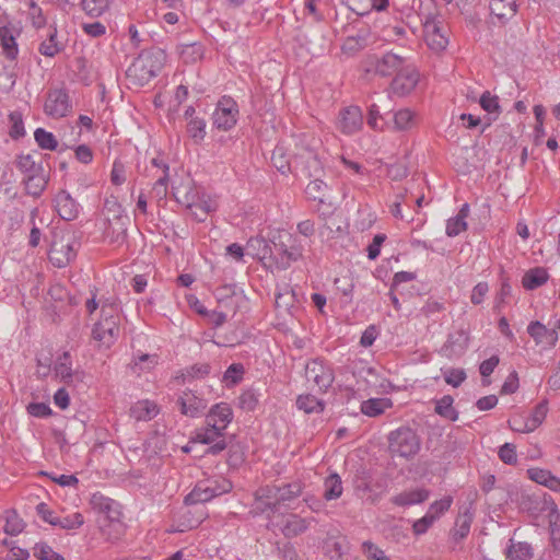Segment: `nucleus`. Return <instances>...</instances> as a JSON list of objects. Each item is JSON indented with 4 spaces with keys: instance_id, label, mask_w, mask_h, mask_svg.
Returning a JSON list of instances; mask_svg holds the SVG:
<instances>
[{
    "instance_id": "1",
    "label": "nucleus",
    "mask_w": 560,
    "mask_h": 560,
    "mask_svg": "<svg viewBox=\"0 0 560 560\" xmlns=\"http://www.w3.org/2000/svg\"><path fill=\"white\" fill-rule=\"evenodd\" d=\"M165 62V54L161 49L143 50L127 70V75L143 85L156 77Z\"/></svg>"
},
{
    "instance_id": "2",
    "label": "nucleus",
    "mask_w": 560,
    "mask_h": 560,
    "mask_svg": "<svg viewBox=\"0 0 560 560\" xmlns=\"http://www.w3.org/2000/svg\"><path fill=\"white\" fill-rule=\"evenodd\" d=\"M119 336V315L114 305H103L101 310V319L94 325L92 337L96 341L109 348Z\"/></svg>"
},
{
    "instance_id": "3",
    "label": "nucleus",
    "mask_w": 560,
    "mask_h": 560,
    "mask_svg": "<svg viewBox=\"0 0 560 560\" xmlns=\"http://www.w3.org/2000/svg\"><path fill=\"white\" fill-rule=\"evenodd\" d=\"M421 441L415 430L400 427L388 434V450L393 456L412 458L420 451Z\"/></svg>"
},
{
    "instance_id": "4",
    "label": "nucleus",
    "mask_w": 560,
    "mask_h": 560,
    "mask_svg": "<svg viewBox=\"0 0 560 560\" xmlns=\"http://www.w3.org/2000/svg\"><path fill=\"white\" fill-rule=\"evenodd\" d=\"M315 138L304 137L301 141L299 151L293 156L294 171L307 177H316L320 174L323 165L316 152Z\"/></svg>"
},
{
    "instance_id": "5",
    "label": "nucleus",
    "mask_w": 560,
    "mask_h": 560,
    "mask_svg": "<svg viewBox=\"0 0 560 560\" xmlns=\"http://www.w3.org/2000/svg\"><path fill=\"white\" fill-rule=\"evenodd\" d=\"M232 490V483L225 478L199 481L185 497L184 503L199 505Z\"/></svg>"
},
{
    "instance_id": "6",
    "label": "nucleus",
    "mask_w": 560,
    "mask_h": 560,
    "mask_svg": "<svg viewBox=\"0 0 560 560\" xmlns=\"http://www.w3.org/2000/svg\"><path fill=\"white\" fill-rule=\"evenodd\" d=\"M79 242L74 234L56 235L48 253L49 260L58 268L69 265L77 256Z\"/></svg>"
},
{
    "instance_id": "7",
    "label": "nucleus",
    "mask_w": 560,
    "mask_h": 560,
    "mask_svg": "<svg viewBox=\"0 0 560 560\" xmlns=\"http://www.w3.org/2000/svg\"><path fill=\"white\" fill-rule=\"evenodd\" d=\"M424 39L430 49L444 50L448 45V27L442 18L429 15L424 23Z\"/></svg>"
},
{
    "instance_id": "8",
    "label": "nucleus",
    "mask_w": 560,
    "mask_h": 560,
    "mask_svg": "<svg viewBox=\"0 0 560 560\" xmlns=\"http://www.w3.org/2000/svg\"><path fill=\"white\" fill-rule=\"evenodd\" d=\"M205 509L200 505H188L185 503L175 514L174 524L170 532L185 533L198 527L206 518Z\"/></svg>"
},
{
    "instance_id": "9",
    "label": "nucleus",
    "mask_w": 560,
    "mask_h": 560,
    "mask_svg": "<svg viewBox=\"0 0 560 560\" xmlns=\"http://www.w3.org/2000/svg\"><path fill=\"white\" fill-rule=\"evenodd\" d=\"M406 59L394 52H386L382 57L373 56L368 60V72H374L382 77L397 74L405 66Z\"/></svg>"
},
{
    "instance_id": "10",
    "label": "nucleus",
    "mask_w": 560,
    "mask_h": 560,
    "mask_svg": "<svg viewBox=\"0 0 560 560\" xmlns=\"http://www.w3.org/2000/svg\"><path fill=\"white\" fill-rule=\"evenodd\" d=\"M238 106L236 102L229 96H223L213 112V126L220 130L228 131L232 129L237 121Z\"/></svg>"
},
{
    "instance_id": "11",
    "label": "nucleus",
    "mask_w": 560,
    "mask_h": 560,
    "mask_svg": "<svg viewBox=\"0 0 560 560\" xmlns=\"http://www.w3.org/2000/svg\"><path fill=\"white\" fill-rule=\"evenodd\" d=\"M72 110V104L66 89H52L47 93L44 112L47 116L58 119Z\"/></svg>"
},
{
    "instance_id": "12",
    "label": "nucleus",
    "mask_w": 560,
    "mask_h": 560,
    "mask_svg": "<svg viewBox=\"0 0 560 560\" xmlns=\"http://www.w3.org/2000/svg\"><path fill=\"white\" fill-rule=\"evenodd\" d=\"M305 375L323 393L327 392L335 380L332 369L320 359H313L306 364Z\"/></svg>"
},
{
    "instance_id": "13",
    "label": "nucleus",
    "mask_w": 560,
    "mask_h": 560,
    "mask_svg": "<svg viewBox=\"0 0 560 560\" xmlns=\"http://www.w3.org/2000/svg\"><path fill=\"white\" fill-rule=\"evenodd\" d=\"M419 81V73L411 65L406 66L395 75L392 81V93L397 96H406L411 93Z\"/></svg>"
},
{
    "instance_id": "14",
    "label": "nucleus",
    "mask_w": 560,
    "mask_h": 560,
    "mask_svg": "<svg viewBox=\"0 0 560 560\" xmlns=\"http://www.w3.org/2000/svg\"><path fill=\"white\" fill-rule=\"evenodd\" d=\"M469 345V335L464 329L448 334L446 341L440 350V354L448 360L462 357Z\"/></svg>"
},
{
    "instance_id": "15",
    "label": "nucleus",
    "mask_w": 560,
    "mask_h": 560,
    "mask_svg": "<svg viewBox=\"0 0 560 560\" xmlns=\"http://www.w3.org/2000/svg\"><path fill=\"white\" fill-rule=\"evenodd\" d=\"M54 373L56 377L67 385H72L75 382H83L85 376L83 371L72 370L71 355L68 351H65L57 358L54 365Z\"/></svg>"
},
{
    "instance_id": "16",
    "label": "nucleus",
    "mask_w": 560,
    "mask_h": 560,
    "mask_svg": "<svg viewBox=\"0 0 560 560\" xmlns=\"http://www.w3.org/2000/svg\"><path fill=\"white\" fill-rule=\"evenodd\" d=\"M176 404L180 413L190 418L201 416L207 408V401L191 390H184L178 396Z\"/></svg>"
},
{
    "instance_id": "17",
    "label": "nucleus",
    "mask_w": 560,
    "mask_h": 560,
    "mask_svg": "<svg viewBox=\"0 0 560 560\" xmlns=\"http://www.w3.org/2000/svg\"><path fill=\"white\" fill-rule=\"evenodd\" d=\"M55 208L59 217L66 221L77 219L80 212V205L67 190H61L57 194L55 198Z\"/></svg>"
},
{
    "instance_id": "18",
    "label": "nucleus",
    "mask_w": 560,
    "mask_h": 560,
    "mask_svg": "<svg viewBox=\"0 0 560 560\" xmlns=\"http://www.w3.org/2000/svg\"><path fill=\"white\" fill-rule=\"evenodd\" d=\"M363 125V115L358 106H349L340 113L339 127L346 135H353Z\"/></svg>"
},
{
    "instance_id": "19",
    "label": "nucleus",
    "mask_w": 560,
    "mask_h": 560,
    "mask_svg": "<svg viewBox=\"0 0 560 560\" xmlns=\"http://www.w3.org/2000/svg\"><path fill=\"white\" fill-rule=\"evenodd\" d=\"M173 196L178 203L192 209L199 206V190L191 180L182 182L173 187Z\"/></svg>"
},
{
    "instance_id": "20",
    "label": "nucleus",
    "mask_w": 560,
    "mask_h": 560,
    "mask_svg": "<svg viewBox=\"0 0 560 560\" xmlns=\"http://www.w3.org/2000/svg\"><path fill=\"white\" fill-rule=\"evenodd\" d=\"M527 332L535 340L536 345L555 347L558 340L557 331L555 329H548L538 320L529 323Z\"/></svg>"
},
{
    "instance_id": "21",
    "label": "nucleus",
    "mask_w": 560,
    "mask_h": 560,
    "mask_svg": "<svg viewBox=\"0 0 560 560\" xmlns=\"http://www.w3.org/2000/svg\"><path fill=\"white\" fill-rule=\"evenodd\" d=\"M232 420L233 410L228 402L215 404L206 416V422L215 423L222 431H225Z\"/></svg>"
},
{
    "instance_id": "22",
    "label": "nucleus",
    "mask_w": 560,
    "mask_h": 560,
    "mask_svg": "<svg viewBox=\"0 0 560 560\" xmlns=\"http://www.w3.org/2000/svg\"><path fill=\"white\" fill-rule=\"evenodd\" d=\"M430 497V491L424 488H417L405 490L390 498V502L397 506H411L427 501Z\"/></svg>"
},
{
    "instance_id": "23",
    "label": "nucleus",
    "mask_w": 560,
    "mask_h": 560,
    "mask_svg": "<svg viewBox=\"0 0 560 560\" xmlns=\"http://www.w3.org/2000/svg\"><path fill=\"white\" fill-rule=\"evenodd\" d=\"M160 412L159 406L149 399L138 400L129 410L130 417L136 421H150Z\"/></svg>"
},
{
    "instance_id": "24",
    "label": "nucleus",
    "mask_w": 560,
    "mask_h": 560,
    "mask_svg": "<svg viewBox=\"0 0 560 560\" xmlns=\"http://www.w3.org/2000/svg\"><path fill=\"white\" fill-rule=\"evenodd\" d=\"M310 524V520L303 518L296 514H290L284 518L281 532L285 537L293 538L306 532Z\"/></svg>"
},
{
    "instance_id": "25",
    "label": "nucleus",
    "mask_w": 560,
    "mask_h": 560,
    "mask_svg": "<svg viewBox=\"0 0 560 560\" xmlns=\"http://www.w3.org/2000/svg\"><path fill=\"white\" fill-rule=\"evenodd\" d=\"M474 521V509L472 503H469L456 517L455 525L453 528V536L456 539L465 538L469 532Z\"/></svg>"
},
{
    "instance_id": "26",
    "label": "nucleus",
    "mask_w": 560,
    "mask_h": 560,
    "mask_svg": "<svg viewBox=\"0 0 560 560\" xmlns=\"http://www.w3.org/2000/svg\"><path fill=\"white\" fill-rule=\"evenodd\" d=\"M468 214H469V205L464 203L460 207L458 213L455 217L450 218L446 221V230H445L446 235L450 237H454V236H457L463 231H465L467 229L466 218L468 217Z\"/></svg>"
},
{
    "instance_id": "27",
    "label": "nucleus",
    "mask_w": 560,
    "mask_h": 560,
    "mask_svg": "<svg viewBox=\"0 0 560 560\" xmlns=\"http://www.w3.org/2000/svg\"><path fill=\"white\" fill-rule=\"evenodd\" d=\"M549 279L546 268L535 267L527 270L522 278V285L526 290H535L545 284Z\"/></svg>"
},
{
    "instance_id": "28",
    "label": "nucleus",
    "mask_w": 560,
    "mask_h": 560,
    "mask_svg": "<svg viewBox=\"0 0 560 560\" xmlns=\"http://www.w3.org/2000/svg\"><path fill=\"white\" fill-rule=\"evenodd\" d=\"M0 45L7 59L13 61L18 58L19 48L13 31L8 26L0 28Z\"/></svg>"
},
{
    "instance_id": "29",
    "label": "nucleus",
    "mask_w": 560,
    "mask_h": 560,
    "mask_svg": "<svg viewBox=\"0 0 560 560\" xmlns=\"http://www.w3.org/2000/svg\"><path fill=\"white\" fill-rule=\"evenodd\" d=\"M23 184L25 185V190L27 195L33 197H39L43 191L46 189L48 184V175L45 171L23 178Z\"/></svg>"
},
{
    "instance_id": "30",
    "label": "nucleus",
    "mask_w": 560,
    "mask_h": 560,
    "mask_svg": "<svg viewBox=\"0 0 560 560\" xmlns=\"http://www.w3.org/2000/svg\"><path fill=\"white\" fill-rule=\"evenodd\" d=\"M224 436V431H222L219 427H215V423H208L206 427L199 428L195 431V435L192 438V442H199L202 444H212L218 439Z\"/></svg>"
},
{
    "instance_id": "31",
    "label": "nucleus",
    "mask_w": 560,
    "mask_h": 560,
    "mask_svg": "<svg viewBox=\"0 0 560 560\" xmlns=\"http://www.w3.org/2000/svg\"><path fill=\"white\" fill-rule=\"evenodd\" d=\"M489 9L498 19H509L516 12V0H490Z\"/></svg>"
},
{
    "instance_id": "32",
    "label": "nucleus",
    "mask_w": 560,
    "mask_h": 560,
    "mask_svg": "<svg viewBox=\"0 0 560 560\" xmlns=\"http://www.w3.org/2000/svg\"><path fill=\"white\" fill-rule=\"evenodd\" d=\"M159 363L156 354L140 353L133 357L130 369L136 374L148 372L154 369Z\"/></svg>"
},
{
    "instance_id": "33",
    "label": "nucleus",
    "mask_w": 560,
    "mask_h": 560,
    "mask_svg": "<svg viewBox=\"0 0 560 560\" xmlns=\"http://www.w3.org/2000/svg\"><path fill=\"white\" fill-rule=\"evenodd\" d=\"M16 167L24 174V177H28L45 171L42 162H36L32 154L18 155Z\"/></svg>"
},
{
    "instance_id": "34",
    "label": "nucleus",
    "mask_w": 560,
    "mask_h": 560,
    "mask_svg": "<svg viewBox=\"0 0 560 560\" xmlns=\"http://www.w3.org/2000/svg\"><path fill=\"white\" fill-rule=\"evenodd\" d=\"M369 33L365 31L359 32L357 35L348 36L342 44V51L345 54L354 55L368 46Z\"/></svg>"
},
{
    "instance_id": "35",
    "label": "nucleus",
    "mask_w": 560,
    "mask_h": 560,
    "mask_svg": "<svg viewBox=\"0 0 560 560\" xmlns=\"http://www.w3.org/2000/svg\"><path fill=\"white\" fill-rule=\"evenodd\" d=\"M271 163L281 174L294 171L293 159H288L285 149L282 145H277L272 151Z\"/></svg>"
},
{
    "instance_id": "36",
    "label": "nucleus",
    "mask_w": 560,
    "mask_h": 560,
    "mask_svg": "<svg viewBox=\"0 0 560 560\" xmlns=\"http://www.w3.org/2000/svg\"><path fill=\"white\" fill-rule=\"evenodd\" d=\"M453 402L454 398L451 395H444L436 400L434 411L450 421H456L458 419V411L453 407Z\"/></svg>"
},
{
    "instance_id": "37",
    "label": "nucleus",
    "mask_w": 560,
    "mask_h": 560,
    "mask_svg": "<svg viewBox=\"0 0 560 560\" xmlns=\"http://www.w3.org/2000/svg\"><path fill=\"white\" fill-rule=\"evenodd\" d=\"M324 498L327 501L336 500L342 494V481L338 474H330L324 482Z\"/></svg>"
},
{
    "instance_id": "38",
    "label": "nucleus",
    "mask_w": 560,
    "mask_h": 560,
    "mask_svg": "<svg viewBox=\"0 0 560 560\" xmlns=\"http://www.w3.org/2000/svg\"><path fill=\"white\" fill-rule=\"evenodd\" d=\"M389 407V402L384 398H371L364 400L361 404V412L369 417H377L382 415L386 408Z\"/></svg>"
},
{
    "instance_id": "39",
    "label": "nucleus",
    "mask_w": 560,
    "mask_h": 560,
    "mask_svg": "<svg viewBox=\"0 0 560 560\" xmlns=\"http://www.w3.org/2000/svg\"><path fill=\"white\" fill-rule=\"evenodd\" d=\"M296 406L299 409L306 413L322 412L324 410V402L315 397L314 395L306 394L300 395L296 399Z\"/></svg>"
},
{
    "instance_id": "40",
    "label": "nucleus",
    "mask_w": 560,
    "mask_h": 560,
    "mask_svg": "<svg viewBox=\"0 0 560 560\" xmlns=\"http://www.w3.org/2000/svg\"><path fill=\"white\" fill-rule=\"evenodd\" d=\"M271 491H275L276 503H280L299 497L302 492V486L299 482H293L278 487V489H271Z\"/></svg>"
},
{
    "instance_id": "41",
    "label": "nucleus",
    "mask_w": 560,
    "mask_h": 560,
    "mask_svg": "<svg viewBox=\"0 0 560 560\" xmlns=\"http://www.w3.org/2000/svg\"><path fill=\"white\" fill-rule=\"evenodd\" d=\"M415 124V113L409 108H402L394 114V130L404 131L410 129Z\"/></svg>"
},
{
    "instance_id": "42",
    "label": "nucleus",
    "mask_w": 560,
    "mask_h": 560,
    "mask_svg": "<svg viewBox=\"0 0 560 560\" xmlns=\"http://www.w3.org/2000/svg\"><path fill=\"white\" fill-rule=\"evenodd\" d=\"M117 221L119 223V228L115 230L114 228L109 226L106 231V238L110 244L120 245L125 242L127 236V229H126V222L128 221L127 217L117 215Z\"/></svg>"
},
{
    "instance_id": "43",
    "label": "nucleus",
    "mask_w": 560,
    "mask_h": 560,
    "mask_svg": "<svg viewBox=\"0 0 560 560\" xmlns=\"http://www.w3.org/2000/svg\"><path fill=\"white\" fill-rule=\"evenodd\" d=\"M187 133L195 143L203 141L206 132V121L202 118H191L187 124Z\"/></svg>"
},
{
    "instance_id": "44",
    "label": "nucleus",
    "mask_w": 560,
    "mask_h": 560,
    "mask_svg": "<svg viewBox=\"0 0 560 560\" xmlns=\"http://www.w3.org/2000/svg\"><path fill=\"white\" fill-rule=\"evenodd\" d=\"M110 0H81L82 10L92 18L102 15L109 7Z\"/></svg>"
},
{
    "instance_id": "45",
    "label": "nucleus",
    "mask_w": 560,
    "mask_h": 560,
    "mask_svg": "<svg viewBox=\"0 0 560 560\" xmlns=\"http://www.w3.org/2000/svg\"><path fill=\"white\" fill-rule=\"evenodd\" d=\"M34 138L40 149L55 151L58 147V141L54 133L46 131L43 128H37L35 130Z\"/></svg>"
},
{
    "instance_id": "46",
    "label": "nucleus",
    "mask_w": 560,
    "mask_h": 560,
    "mask_svg": "<svg viewBox=\"0 0 560 560\" xmlns=\"http://www.w3.org/2000/svg\"><path fill=\"white\" fill-rule=\"evenodd\" d=\"M180 56L185 62H196L203 57V46L199 43L182 45Z\"/></svg>"
},
{
    "instance_id": "47",
    "label": "nucleus",
    "mask_w": 560,
    "mask_h": 560,
    "mask_svg": "<svg viewBox=\"0 0 560 560\" xmlns=\"http://www.w3.org/2000/svg\"><path fill=\"white\" fill-rule=\"evenodd\" d=\"M508 558L510 560H530L532 548L526 542L512 544L508 549Z\"/></svg>"
},
{
    "instance_id": "48",
    "label": "nucleus",
    "mask_w": 560,
    "mask_h": 560,
    "mask_svg": "<svg viewBox=\"0 0 560 560\" xmlns=\"http://www.w3.org/2000/svg\"><path fill=\"white\" fill-rule=\"evenodd\" d=\"M453 503V497L446 495L440 500L432 502L429 506L428 514H431L434 521H438L445 512H447Z\"/></svg>"
},
{
    "instance_id": "49",
    "label": "nucleus",
    "mask_w": 560,
    "mask_h": 560,
    "mask_svg": "<svg viewBox=\"0 0 560 560\" xmlns=\"http://www.w3.org/2000/svg\"><path fill=\"white\" fill-rule=\"evenodd\" d=\"M56 36L57 30L55 28L49 37L39 45L38 50L43 56L51 58L62 49L61 45L57 43Z\"/></svg>"
},
{
    "instance_id": "50",
    "label": "nucleus",
    "mask_w": 560,
    "mask_h": 560,
    "mask_svg": "<svg viewBox=\"0 0 560 560\" xmlns=\"http://www.w3.org/2000/svg\"><path fill=\"white\" fill-rule=\"evenodd\" d=\"M548 412L547 402H539L530 412L526 420L532 429V431L536 430L545 420Z\"/></svg>"
},
{
    "instance_id": "51",
    "label": "nucleus",
    "mask_w": 560,
    "mask_h": 560,
    "mask_svg": "<svg viewBox=\"0 0 560 560\" xmlns=\"http://www.w3.org/2000/svg\"><path fill=\"white\" fill-rule=\"evenodd\" d=\"M479 104L481 108L486 110L488 114H494L495 118L501 113L498 96L492 95L489 91L482 93L479 100Z\"/></svg>"
},
{
    "instance_id": "52",
    "label": "nucleus",
    "mask_w": 560,
    "mask_h": 560,
    "mask_svg": "<svg viewBox=\"0 0 560 560\" xmlns=\"http://www.w3.org/2000/svg\"><path fill=\"white\" fill-rule=\"evenodd\" d=\"M368 125L374 130H384L388 125L380 112V107L376 104H372L369 107Z\"/></svg>"
},
{
    "instance_id": "53",
    "label": "nucleus",
    "mask_w": 560,
    "mask_h": 560,
    "mask_svg": "<svg viewBox=\"0 0 560 560\" xmlns=\"http://www.w3.org/2000/svg\"><path fill=\"white\" fill-rule=\"evenodd\" d=\"M10 120V131L9 135L13 139H19L25 136V129H24V122L23 117L20 112H12L9 115Z\"/></svg>"
},
{
    "instance_id": "54",
    "label": "nucleus",
    "mask_w": 560,
    "mask_h": 560,
    "mask_svg": "<svg viewBox=\"0 0 560 560\" xmlns=\"http://www.w3.org/2000/svg\"><path fill=\"white\" fill-rule=\"evenodd\" d=\"M84 518L83 515L79 512H75L71 515H67L63 517H58L55 526H59L62 529H75L83 525Z\"/></svg>"
},
{
    "instance_id": "55",
    "label": "nucleus",
    "mask_w": 560,
    "mask_h": 560,
    "mask_svg": "<svg viewBox=\"0 0 560 560\" xmlns=\"http://www.w3.org/2000/svg\"><path fill=\"white\" fill-rule=\"evenodd\" d=\"M34 556L39 560H65V558L54 551V549L45 542L37 544L34 547Z\"/></svg>"
},
{
    "instance_id": "56",
    "label": "nucleus",
    "mask_w": 560,
    "mask_h": 560,
    "mask_svg": "<svg viewBox=\"0 0 560 560\" xmlns=\"http://www.w3.org/2000/svg\"><path fill=\"white\" fill-rule=\"evenodd\" d=\"M443 375L445 382L453 387H459L467 377L463 369L455 368L443 370Z\"/></svg>"
},
{
    "instance_id": "57",
    "label": "nucleus",
    "mask_w": 560,
    "mask_h": 560,
    "mask_svg": "<svg viewBox=\"0 0 560 560\" xmlns=\"http://www.w3.org/2000/svg\"><path fill=\"white\" fill-rule=\"evenodd\" d=\"M210 373V365L208 363H198L188 368L185 373L182 374L183 381L202 378Z\"/></svg>"
},
{
    "instance_id": "58",
    "label": "nucleus",
    "mask_w": 560,
    "mask_h": 560,
    "mask_svg": "<svg viewBox=\"0 0 560 560\" xmlns=\"http://www.w3.org/2000/svg\"><path fill=\"white\" fill-rule=\"evenodd\" d=\"M326 189V184L318 178L311 180L306 186V194L310 198L314 200H318L323 202L324 190Z\"/></svg>"
},
{
    "instance_id": "59",
    "label": "nucleus",
    "mask_w": 560,
    "mask_h": 560,
    "mask_svg": "<svg viewBox=\"0 0 560 560\" xmlns=\"http://www.w3.org/2000/svg\"><path fill=\"white\" fill-rule=\"evenodd\" d=\"M500 459L508 465H514L517 463L516 447L514 444H503L498 453Z\"/></svg>"
},
{
    "instance_id": "60",
    "label": "nucleus",
    "mask_w": 560,
    "mask_h": 560,
    "mask_svg": "<svg viewBox=\"0 0 560 560\" xmlns=\"http://www.w3.org/2000/svg\"><path fill=\"white\" fill-rule=\"evenodd\" d=\"M24 528V523L22 518H20L15 513H12L7 516V522L4 525V532L9 535H18Z\"/></svg>"
},
{
    "instance_id": "61",
    "label": "nucleus",
    "mask_w": 560,
    "mask_h": 560,
    "mask_svg": "<svg viewBox=\"0 0 560 560\" xmlns=\"http://www.w3.org/2000/svg\"><path fill=\"white\" fill-rule=\"evenodd\" d=\"M362 548L369 560H390L382 549L371 541H364Z\"/></svg>"
},
{
    "instance_id": "62",
    "label": "nucleus",
    "mask_w": 560,
    "mask_h": 560,
    "mask_svg": "<svg viewBox=\"0 0 560 560\" xmlns=\"http://www.w3.org/2000/svg\"><path fill=\"white\" fill-rule=\"evenodd\" d=\"M247 247L257 249L258 252L256 253V255L261 258L267 257V255L270 253V247L267 241L260 236L250 237L247 242Z\"/></svg>"
},
{
    "instance_id": "63",
    "label": "nucleus",
    "mask_w": 560,
    "mask_h": 560,
    "mask_svg": "<svg viewBox=\"0 0 560 560\" xmlns=\"http://www.w3.org/2000/svg\"><path fill=\"white\" fill-rule=\"evenodd\" d=\"M434 520L431 514L425 513V515L412 524L413 534L417 536L423 535L428 532V529L434 524Z\"/></svg>"
},
{
    "instance_id": "64",
    "label": "nucleus",
    "mask_w": 560,
    "mask_h": 560,
    "mask_svg": "<svg viewBox=\"0 0 560 560\" xmlns=\"http://www.w3.org/2000/svg\"><path fill=\"white\" fill-rule=\"evenodd\" d=\"M549 527L552 540H560V513L556 508L549 513Z\"/></svg>"
}]
</instances>
